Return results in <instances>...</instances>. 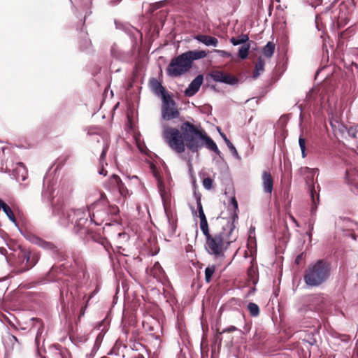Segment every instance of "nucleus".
<instances>
[{"label": "nucleus", "mask_w": 358, "mask_h": 358, "mask_svg": "<svg viewBox=\"0 0 358 358\" xmlns=\"http://www.w3.org/2000/svg\"><path fill=\"white\" fill-rule=\"evenodd\" d=\"M162 136L169 147L177 153H182L185 147L192 153L198 152L203 146L222 157L221 152L215 141L199 126L185 121L180 126V130L164 126Z\"/></svg>", "instance_id": "nucleus-1"}, {"label": "nucleus", "mask_w": 358, "mask_h": 358, "mask_svg": "<svg viewBox=\"0 0 358 358\" xmlns=\"http://www.w3.org/2000/svg\"><path fill=\"white\" fill-rule=\"evenodd\" d=\"M99 205V203H93L86 208L76 209L74 213L75 217L72 230L73 233L77 234H88L90 239L100 244L106 251H108L110 245L107 239L99 234L93 233L89 229L90 225L92 223L95 225H100V223L96 220V217L99 216L101 212L99 210L94 212Z\"/></svg>", "instance_id": "nucleus-2"}, {"label": "nucleus", "mask_w": 358, "mask_h": 358, "mask_svg": "<svg viewBox=\"0 0 358 358\" xmlns=\"http://www.w3.org/2000/svg\"><path fill=\"white\" fill-rule=\"evenodd\" d=\"M206 56L207 52L202 50H188L181 53L171 60L166 68V73L171 78L180 77L189 71L194 61Z\"/></svg>", "instance_id": "nucleus-3"}, {"label": "nucleus", "mask_w": 358, "mask_h": 358, "mask_svg": "<svg viewBox=\"0 0 358 358\" xmlns=\"http://www.w3.org/2000/svg\"><path fill=\"white\" fill-rule=\"evenodd\" d=\"M149 84L153 94L162 100L161 114L162 119L169 121L178 118L180 113L177 109L176 103L172 99L170 93L155 78H150Z\"/></svg>", "instance_id": "nucleus-4"}, {"label": "nucleus", "mask_w": 358, "mask_h": 358, "mask_svg": "<svg viewBox=\"0 0 358 358\" xmlns=\"http://www.w3.org/2000/svg\"><path fill=\"white\" fill-rule=\"evenodd\" d=\"M330 273V264L326 260L320 259L308 266L303 275V280L308 287H319L328 280Z\"/></svg>", "instance_id": "nucleus-5"}, {"label": "nucleus", "mask_w": 358, "mask_h": 358, "mask_svg": "<svg viewBox=\"0 0 358 358\" xmlns=\"http://www.w3.org/2000/svg\"><path fill=\"white\" fill-rule=\"evenodd\" d=\"M19 231L27 241L49 252L54 260L57 262L66 260V255L62 245L45 241L29 231H22L20 229Z\"/></svg>", "instance_id": "nucleus-6"}, {"label": "nucleus", "mask_w": 358, "mask_h": 358, "mask_svg": "<svg viewBox=\"0 0 358 358\" xmlns=\"http://www.w3.org/2000/svg\"><path fill=\"white\" fill-rule=\"evenodd\" d=\"M224 234L220 232L206 238L205 249L207 252L215 258L223 257Z\"/></svg>", "instance_id": "nucleus-7"}, {"label": "nucleus", "mask_w": 358, "mask_h": 358, "mask_svg": "<svg viewBox=\"0 0 358 358\" xmlns=\"http://www.w3.org/2000/svg\"><path fill=\"white\" fill-rule=\"evenodd\" d=\"M76 210H66L60 206H52V214L58 217L59 224L65 227L73 226Z\"/></svg>", "instance_id": "nucleus-8"}, {"label": "nucleus", "mask_w": 358, "mask_h": 358, "mask_svg": "<svg viewBox=\"0 0 358 358\" xmlns=\"http://www.w3.org/2000/svg\"><path fill=\"white\" fill-rule=\"evenodd\" d=\"M208 77L211 78L215 82L231 86L236 85L239 83V79L236 76L222 71H213L208 74L206 80L208 79Z\"/></svg>", "instance_id": "nucleus-9"}, {"label": "nucleus", "mask_w": 358, "mask_h": 358, "mask_svg": "<svg viewBox=\"0 0 358 358\" xmlns=\"http://www.w3.org/2000/svg\"><path fill=\"white\" fill-rule=\"evenodd\" d=\"M5 173H8L11 178L17 181H19L20 178L24 181L27 178V170L22 162L12 164V168H10L6 164Z\"/></svg>", "instance_id": "nucleus-10"}, {"label": "nucleus", "mask_w": 358, "mask_h": 358, "mask_svg": "<svg viewBox=\"0 0 358 358\" xmlns=\"http://www.w3.org/2000/svg\"><path fill=\"white\" fill-rule=\"evenodd\" d=\"M31 321L34 322L32 329H36V335L35 338V345L36 348V353L38 355H41V350H40V342L42 341L43 343L45 338H43V332H44V323L40 319L37 317H33L31 319Z\"/></svg>", "instance_id": "nucleus-11"}, {"label": "nucleus", "mask_w": 358, "mask_h": 358, "mask_svg": "<svg viewBox=\"0 0 358 358\" xmlns=\"http://www.w3.org/2000/svg\"><path fill=\"white\" fill-rule=\"evenodd\" d=\"M110 55L113 59L122 62H130L132 59L131 52L123 51L116 43L110 47Z\"/></svg>", "instance_id": "nucleus-12"}, {"label": "nucleus", "mask_w": 358, "mask_h": 358, "mask_svg": "<svg viewBox=\"0 0 358 358\" xmlns=\"http://www.w3.org/2000/svg\"><path fill=\"white\" fill-rule=\"evenodd\" d=\"M3 345L6 350V355H10L13 351H19L21 349V343L13 335L8 334L3 338Z\"/></svg>", "instance_id": "nucleus-13"}, {"label": "nucleus", "mask_w": 358, "mask_h": 358, "mask_svg": "<svg viewBox=\"0 0 358 358\" xmlns=\"http://www.w3.org/2000/svg\"><path fill=\"white\" fill-rule=\"evenodd\" d=\"M51 175L47 173L43 178V189L42 191V196L50 200L53 198V193L55 191L54 186L56 184L52 179L50 178Z\"/></svg>", "instance_id": "nucleus-14"}, {"label": "nucleus", "mask_w": 358, "mask_h": 358, "mask_svg": "<svg viewBox=\"0 0 358 358\" xmlns=\"http://www.w3.org/2000/svg\"><path fill=\"white\" fill-rule=\"evenodd\" d=\"M203 82V76L199 74L191 83L188 87L185 89L184 94L186 96L191 97L196 94Z\"/></svg>", "instance_id": "nucleus-15"}, {"label": "nucleus", "mask_w": 358, "mask_h": 358, "mask_svg": "<svg viewBox=\"0 0 358 358\" xmlns=\"http://www.w3.org/2000/svg\"><path fill=\"white\" fill-rule=\"evenodd\" d=\"M318 171L317 169H310L309 167H303L301 169V172L305 176L306 185L308 187L309 194L311 193V190L316 192L314 186V176Z\"/></svg>", "instance_id": "nucleus-16"}, {"label": "nucleus", "mask_w": 358, "mask_h": 358, "mask_svg": "<svg viewBox=\"0 0 358 358\" xmlns=\"http://www.w3.org/2000/svg\"><path fill=\"white\" fill-rule=\"evenodd\" d=\"M327 101L329 104V108L327 109L329 122L331 127L332 134L334 136H336V118L334 113V108L336 106V101L333 96L331 97L329 96Z\"/></svg>", "instance_id": "nucleus-17"}, {"label": "nucleus", "mask_w": 358, "mask_h": 358, "mask_svg": "<svg viewBox=\"0 0 358 358\" xmlns=\"http://www.w3.org/2000/svg\"><path fill=\"white\" fill-rule=\"evenodd\" d=\"M194 38L206 46L217 47L219 43L218 40L215 37L206 34L195 35Z\"/></svg>", "instance_id": "nucleus-18"}, {"label": "nucleus", "mask_w": 358, "mask_h": 358, "mask_svg": "<svg viewBox=\"0 0 358 358\" xmlns=\"http://www.w3.org/2000/svg\"><path fill=\"white\" fill-rule=\"evenodd\" d=\"M154 175L155 178L157 179L159 193L160 194L163 203H164L166 201L169 199V194L166 191L164 181L162 180L159 175L157 173H155Z\"/></svg>", "instance_id": "nucleus-19"}, {"label": "nucleus", "mask_w": 358, "mask_h": 358, "mask_svg": "<svg viewBox=\"0 0 358 358\" xmlns=\"http://www.w3.org/2000/svg\"><path fill=\"white\" fill-rule=\"evenodd\" d=\"M263 188L265 193L271 194L273 189V180L271 173L264 171L262 174Z\"/></svg>", "instance_id": "nucleus-20"}, {"label": "nucleus", "mask_w": 358, "mask_h": 358, "mask_svg": "<svg viewBox=\"0 0 358 358\" xmlns=\"http://www.w3.org/2000/svg\"><path fill=\"white\" fill-rule=\"evenodd\" d=\"M92 45V42L89 38L88 34L87 32L83 31L80 32V39H79V48L82 51H87Z\"/></svg>", "instance_id": "nucleus-21"}, {"label": "nucleus", "mask_w": 358, "mask_h": 358, "mask_svg": "<svg viewBox=\"0 0 358 358\" xmlns=\"http://www.w3.org/2000/svg\"><path fill=\"white\" fill-rule=\"evenodd\" d=\"M248 277L249 280L255 285L258 282L259 280V271L257 266H255L252 262L250 266L248 268L247 271Z\"/></svg>", "instance_id": "nucleus-22"}, {"label": "nucleus", "mask_w": 358, "mask_h": 358, "mask_svg": "<svg viewBox=\"0 0 358 358\" xmlns=\"http://www.w3.org/2000/svg\"><path fill=\"white\" fill-rule=\"evenodd\" d=\"M89 275L87 273L85 269L83 266H79V271L75 275L76 283L75 285L79 287L82 286L85 283V281L88 278Z\"/></svg>", "instance_id": "nucleus-23"}, {"label": "nucleus", "mask_w": 358, "mask_h": 358, "mask_svg": "<svg viewBox=\"0 0 358 358\" xmlns=\"http://www.w3.org/2000/svg\"><path fill=\"white\" fill-rule=\"evenodd\" d=\"M217 131H218L220 135L221 136V137L222 138V139L224 141L227 146L228 147V148L231 151L232 155L234 157H235L236 158H237V159H240V157H239L238 153V152L236 150V148L233 145V143L227 137V136L223 132L221 131V129L219 127H217Z\"/></svg>", "instance_id": "nucleus-24"}, {"label": "nucleus", "mask_w": 358, "mask_h": 358, "mask_svg": "<svg viewBox=\"0 0 358 358\" xmlns=\"http://www.w3.org/2000/svg\"><path fill=\"white\" fill-rule=\"evenodd\" d=\"M310 196L311 199V208H310V215L312 217H314L316 215L317 206L320 203V195L316 192L311 190V193H310Z\"/></svg>", "instance_id": "nucleus-25"}, {"label": "nucleus", "mask_w": 358, "mask_h": 358, "mask_svg": "<svg viewBox=\"0 0 358 358\" xmlns=\"http://www.w3.org/2000/svg\"><path fill=\"white\" fill-rule=\"evenodd\" d=\"M249 40L250 38L248 34H242L237 37H231L229 41L233 45L236 46L239 45H243L244 44H248L249 43Z\"/></svg>", "instance_id": "nucleus-26"}, {"label": "nucleus", "mask_w": 358, "mask_h": 358, "mask_svg": "<svg viewBox=\"0 0 358 358\" xmlns=\"http://www.w3.org/2000/svg\"><path fill=\"white\" fill-rule=\"evenodd\" d=\"M107 217L111 216L114 222L118 223L119 208L116 205H108L106 208Z\"/></svg>", "instance_id": "nucleus-27"}, {"label": "nucleus", "mask_w": 358, "mask_h": 358, "mask_svg": "<svg viewBox=\"0 0 358 358\" xmlns=\"http://www.w3.org/2000/svg\"><path fill=\"white\" fill-rule=\"evenodd\" d=\"M27 252L28 250L19 246L18 250L17 251V263L20 264V268L17 270V273H19V271L22 269V267H24V257L27 255Z\"/></svg>", "instance_id": "nucleus-28"}, {"label": "nucleus", "mask_w": 358, "mask_h": 358, "mask_svg": "<svg viewBox=\"0 0 358 358\" xmlns=\"http://www.w3.org/2000/svg\"><path fill=\"white\" fill-rule=\"evenodd\" d=\"M250 48V43L244 44L239 47L238 50V57L241 60L246 59L248 57Z\"/></svg>", "instance_id": "nucleus-29"}, {"label": "nucleus", "mask_w": 358, "mask_h": 358, "mask_svg": "<svg viewBox=\"0 0 358 358\" xmlns=\"http://www.w3.org/2000/svg\"><path fill=\"white\" fill-rule=\"evenodd\" d=\"M299 313L304 317L313 318L316 315V313L313 310L312 307L303 306L299 310Z\"/></svg>", "instance_id": "nucleus-30"}, {"label": "nucleus", "mask_w": 358, "mask_h": 358, "mask_svg": "<svg viewBox=\"0 0 358 358\" xmlns=\"http://www.w3.org/2000/svg\"><path fill=\"white\" fill-rule=\"evenodd\" d=\"M3 211L7 215L8 219L15 224V226L17 227V228H19L12 209L5 202H4V205L3 206Z\"/></svg>", "instance_id": "nucleus-31"}, {"label": "nucleus", "mask_w": 358, "mask_h": 358, "mask_svg": "<svg viewBox=\"0 0 358 358\" xmlns=\"http://www.w3.org/2000/svg\"><path fill=\"white\" fill-rule=\"evenodd\" d=\"M335 80L333 74L327 75L324 79V85L326 87L327 90L331 92L334 90Z\"/></svg>", "instance_id": "nucleus-32"}, {"label": "nucleus", "mask_w": 358, "mask_h": 358, "mask_svg": "<svg viewBox=\"0 0 358 358\" xmlns=\"http://www.w3.org/2000/svg\"><path fill=\"white\" fill-rule=\"evenodd\" d=\"M275 44L272 41L268 42L263 48V53L265 57L270 58L273 56L275 51Z\"/></svg>", "instance_id": "nucleus-33"}, {"label": "nucleus", "mask_w": 358, "mask_h": 358, "mask_svg": "<svg viewBox=\"0 0 358 358\" xmlns=\"http://www.w3.org/2000/svg\"><path fill=\"white\" fill-rule=\"evenodd\" d=\"M265 62L262 57H259L255 64V71L253 72V78H256L259 76V71L264 70Z\"/></svg>", "instance_id": "nucleus-34"}, {"label": "nucleus", "mask_w": 358, "mask_h": 358, "mask_svg": "<svg viewBox=\"0 0 358 358\" xmlns=\"http://www.w3.org/2000/svg\"><path fill=\"white\" fill-rule=\"evenodd\" d=\"M200 219V229L201 231L203 232L205 237L209 236V235H211L209 232L208 229V224L207 222V219L206 216L203 217H199Z\"/></svg>", "instance_id": "nucleus-35"}, {"label": "nucleus", "mask_w": 358, "mask_h": 358, "mask_svg": "<svg viewBox=\"0 0 358 358\" xmlns=\"http://www.w3.org/2000/svg\"><path fill=\"white\" fill-rule=\"evenodd\" d=\"M165 213L166 214L168 222H169L168 234H169V237H171L175 234V233L176 231V229H177L176 221L171 220L169 217V215L167 214L166 211H165Z\"/></svg>", "instance_id": "nucleus-36"}, {"label": "nucleus", "mask_w": 358, "mask_h": 358, "mask_svg": "<svg viewBox=\"0 0 358 358\" xmlns=\"http://www.w3.org/2000/svg\"><path fill=\"white\" fill-rule=\"evenodd\" d=\"M215 271V266H208L205 269V280L206 282H210Z\"/></svg>", "instance_id": "nucleus-37"}, {"label": "nucleus", "mask_w": 358, "mask_h": 358, "mask_svg": "<svg viewBox=\"0 0 358 358\" xmlns=\"http://www.w3.org/2000/svg\"><path fill=\"white\" fill-rule=\"evenodd\" d=\"M248 309L252 317H257L259 315V308L255 303L250 302L248 305Z\"/></svg>", "instance_id": "nucleus-38"}, {"label": "nucleus", "mask_w": 358, "mask_h": 358, "mask_svg": "<svg viewBox=\"0 0 358 358\" xmlns=\"http://www.w3.org/2000/svg\"><path fill=\"white\" fill-rule=\"evenodd\" d=\"M38 261V257L37 256L31 255V261L29 262V266H24V267H22V268L19 271V273H23L24 271H27L31 269L37 264Z\"/></svg>", "instance_id": "nucleus-39"}, {"label": "nucleus", "mask_w": 358, "mask_h": 358, "mask_svg": "<svg viewBox=\"0 0 358 358\" xmlns=\"http://www.w3.org/2000/svg\"><path fill=\"white\" fill-rule=\"evenodd\" d=\"M38 261V257L37 256L31 255V261L29 262V266H24V267H22V268L19 271V273H23L24 271H27L31 269L37 264Z\"/></svg>", "instance_id": "nucleus-40"}, {"label": "nucleus", "mask_w": 358, "mask_h": 358, "mask_svg": "<svg viewBox=\"0 0 358 358\" xmlns=\"http://www.w3.org/2000/svg\"><path fill=\"white\" fill-rule=\"evenodd\" d=\"M102 339H103V336H102L101 334H99L96 338V340H95L94 346L92 349L90 355L94 356L95 355V353L97 352V350L99 349L100 345L102 342Z\"/></svg>", "instance_id": "nucleus-41"}, {"label": "nucleus", "mask_w": 358, "mask_h": 358, "mask_svg": "<svg viewBox=\"0 0 358 358\" xmlns=\"http://www.w3.org/2000/svg\"><path fill=\"white\" fill-rule=\"evenodd\" d=\"M230 203L234 207V214L232 215L233 222L238 219V204L235 197H232L230 199Z\"/></svg>", "instance_id": "nucleus-42"}, {"label": "nucleus", "mask_w": 358, "mask_h": 358, "mask_svg": "<svg viewBox=\"0 0 358 358\" xmlns=\"http://www.w3.org/2000/svg\"><path fill=\"white\" fill-rule=\"evenodd\" d=\"M109 182L113 185V187H116L117 185H123V182L122 181L120 178L116 174H113L110 177Z\"/></svg>", "instance_id": "nucleus-43"}, {"label": "nucleus", "mask_w": 358, "mask_h": 358, "mask_svg": "<svg viewBox=\"0 0 358 358\" xmlns=\"http://www.w3.org/2000/svg\"><path fill=\"white\" fill-rule=\"evenodd\" d=\"M315 99V90L313 89L306 94V101L307 105L312 106Z\"/></svg>", "instance_id": "nucleus-44"}, {"label": "nucleus", "mask_w": 358, "mask_h": 358, "mask_svg": "<svg viewBox=\"0 0 358 358\" xmlns=\"http://www.w3.org/2000/svg\"><path fill=\"white\" fill-rule=\"evenodd\" d=\"M114 23H115L116 29H121V30L124 31V32H126L127 34L129 33L131 29H130V27L128 25H125L123 23L120 22H118L116 20H115Z\"/></svg>", "instance_id": "nucleus-45"}, {"label": "nucleus", "mask_w": 358, "mask_h": 358, "mask_svg": "<svg viewBox=\"0 0 358 358\" xmlns=\"http://www.w3.org/2000/svg\"><path fill=\"white\" fill-rule=\"evenodd\" d=\"M353 172L346 171V180L348 183L354 184L355 186L358 184V176L355 178H351L352 176Z\"/></svg>", "instance_id": "nucleus-46"}, {"label": "nucleus", "mask_w": 358, "mask_h": 358, "mask_svg": "<svg viewBox=\"0 0 358 358\" xmlns=\"http://www.w3.org/2000/svg\"><path fill=\"white\" fill-rule=\"evenodd\" d=\"M96 210L101 212V213H100L99 216L96 217V220L98 222H99L100 225H101L103 222H104L105 220H107L108 217H107L106 210V209H104V210L96 209Z\"/></svg>", "instance_id": "nucleus-47"}, {"label": "nucleus", "mask_w": 358, "mask_h": 358, "mask_svg": "<svg viewBox=\"0 0 358 358\" xmlns=\"http://www.w3.org/2000/svg\"><path fill=\"white\" fill-rule=\"evenodd\" d=\"M90 4H91V2H85V3H83L81 6L83 9L86 10L84 20L83 22V26H84V24H85V19H86L87 16H89L92 14V11L90 10Z\"/></svg>", "instance_id": "nucleus-48"}, {"label": "nucleus", "mask_w": 358, "mask_h": 358, "mask_svg": "<svg viewBox=\"0 0 358 358\" xmlns=\"http://www.w3.org/2000/svg\"><path fill=\"white\" fill-rule=\"evenodd\" d=\"M348 136L353 138H358V124L349 128L347 131Z\"/></svg>", "instance_id": "nucleus-49"}, {"label": "nucleus", "mask_w": 358, "mask_h": 358, "mask_svg": "<svg viewBox=\"0 0 358 358\" xmlns=\"http://www.w3.org/2000/svg\"><path fill=\"white\" fill-rule=\"evenodd\" d=\"M213 180L210 178L207 177L203 180V186L206 189H211L213 188Z\"/></svg>", "instance_id": "nucleus-50"}, {"label": "nucleus", "mask_w": 358, "mask_h": 358, "mask_svg": "<svg viewBox=\"0 0 358 358\" xmlns=\"http://www.w3.org/2000/svg\"><path fill=\"white\" fill-rule=\"evenodd\" d=\"M322 49H323L322 61L326 59L328 62L329 59V51L327 49L326 39H324V38L323 39Z\"/></svg>", "instance_id": "nucleus-51"}, {"label": "nucleus", "mask_w": 358, "mask_h": 358, "mask_svg": "<svg viewBox=\"0 0 358 358\" xmlns=\"http://www.w3.org/2000/svg\"><path fill=\"white\" fill-rule=\"evenodd\" d=\"M164 4V1H159L150 6V11L153 13L157 9L161 8Z\"/></svg>", "instance_id": "nucleus-52"}, {"label": "nucleus", "mask_w": 358, "mask_h": 358, "mask_svg": "<svg viewBox=\"0 0 358 358\" xmlns=\"http://www.w3.org/2000/svg\"><path fill=\"white\" fill-rule=\"evenodd\" d=\"M198 199H197L196 206H197V210H198V212H199V217L206 216V215L204 213V211H203V209L201 201H200L199 198H198Z\"/></svg>", "instance_id": "nucleus-53"}, {"label": "nucleus", "mask_w": 358, "mask_h": 358, "mask_svg": "<svg viewBox=\"0 0 358 358\" xmlns=\"http://www.w3.org/2000/svg\"><path fill=\"white\" fill-rule=\"evenodd\" d=\"M215 52H217L220 57L224 58H229L231 57V54L229 52L222 50H215Z\"/></svg>", "instance_id": "nucleus-54"}, {"label": "nucleus", "mask_w": 358, "mask_h": 358, "mask_svg": "<svg viewBox=\"0 0 358 358\" xmlns=\"http://www.w3.org/2000/svg\"><path fill=\"white\" fill-rule=\"evenodd\" d=\"M338 127L339 132L341 134V135L343 136L346 137V135H348L347 131L349 130V128H348L347 127H345L343 124H341V127H340V125H338Z\"/></svg>", "instance_id": "nucleus-55"}, {"label": "nucleus", "mask_w": 358, "mask_h": 358, "mask_svg": "<svg viewBox=\"0 0 358 358\" xmlns=\"http://www.w3.org/2000/svg\"><path fill=\"white\" fill-rule=\"evenodd\" d=\"M237 330L238 329L235 326L231 325L224 329L221 332H220V334H222L224 333H231Z\"/></svg>", "instance_id": "nucleus-56"}, {"label": "nucleus", "mask_w": 358, "mask_h": 358, "mask_svg": "<svg viewBox=\"0 0 358 358\" xmlns=\"http://www.w3.org/2000/svg\"><path fill=\"white\" fill-rule=\"evenodd\" d=\"M305 254L303 252L298 255L294 260L296 264L299 265L305 258Z\"/></svg>", "instance_id": "nucleus-57"}, {"label": "nucleus", "mask_w": 358, "mask_h": 358, "mask_svg": "<svg viewBox=\"0 0 358 358\" xmlns=\"http://www.w3.org/2000/svg\"><path fill=\"white\" fill-rule=\"evenodd\" d=\"M116 187L118 188L122 195L126 196V194H128V189H127L124 183L123 185H117Z\"/></svg>", "instance_id": "nucleus-58"}, {"label": "nucleus", "mask_w": 358, "mask_h": 358, "mask_svg": "<svg viewBox=\"0 0 358 358\" xmlns=\"http://www.w3.org/2000/svg\"><path fill=\"white\" fill-rule=\"evenodd\" d=\"M108 145H106L102 150V152H101V156H100V162H101V164L103 163V160L106 158V154H107V152H108Z\"/></svg>", "instance_id": "nucleus-59"}, {"label": "nucleus", "mask_w": 358, "mask_h": 358, "mask_svg": "<svg viewBox=\"0 0 358 358\" xmlns=\"http://www.w3.org/2000/svg\"><path fill=\"white\" fill-rule=\"evenodd\" d=\"M31 252L29 250H28L27 255L24 257V266H29V262L31 261Z\"/></svg>", "instance_id": "nucleus-60"}, {"label": "nucleus", "mask_w": 358, "mask_h": 358, "mask_svg": "<svg viewBox=\"0 0 358 358\" xmlns=\"http://www.w3.org/2000/svg\"><path fill=\"white\" fill-rule=\"evenodd\" d=\"M299 145L301 149L306 148V139L302 136L299 138Z\"/></svg>", "instance_id": "nucleus-61"}, {"label": "nucleus", "mask_w": 358, "mask_h": 358, "mask_svg": "<svg viewBox=\"0 0 358 358\" xmlns=\"http://www.w3.org/2000/svg\"><path fill=\"white\" fill-rule=\"evenodd\" d=\"M314 223H315V220L313 217L308 220V230H310V231L313 230Z\"/></svg>", "instance_id": "nucleus-62"}, {"label": "nucleus", "mask_w": 358, "mask_h": 358, "mask_svg": "<svg viewBox=\"0 0 358 358\" xmlns=\"http://www.w3.org/2000/svg\"><path fill=\"white\" fill-rule=\"evenodd\" d=\"M346 31H343L342 32L340 36H339V40H338V42L337 43V49L339 48V45H340V43H341V40L343 39V38H345L346 37Z\"/></svg>", "instance_id": "nucleus-63"}, {"label": "nucleus", "mask_w": 358, "mask_h": 358, "mask_svg": "<svg viewBox=\"0 0 358 358\" xmlns=\"http://www.w3.org/2000/svg\"><path fill=\"white\" fill-rule=\"evenodd\" d=\"M122 0H110L108 4L111 6H117Z\"/></svg>", "instance_id": "nucleus-64"}]
</instances>
